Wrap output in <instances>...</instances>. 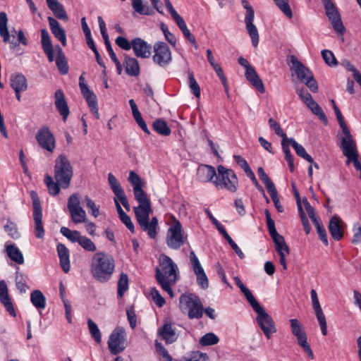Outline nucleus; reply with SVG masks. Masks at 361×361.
I'll list each match as a JSON object with an SVG mask.
<instances>
[{
    "label": "nucleus",
    "instance_id": "nucleus-53",
    "mask_svg": "<svg viewBox=\"0 0 361 361\" xmlns=\"http://www.w3.org/2000/svg\"><path fill=\"white\" fill-rule=\"evenodd\" d=\"M219 339L213 333H208L204 335L200 340V343L202 345L206 346V345H215L219 342Z\"/></svg>",
    "mask_w": 361,
    "mask_h": 361
},
{
    "label": "nucleus",
    "instance_id": "nucleus-29",
    "mask_svg": "<svg viewBox=\"0 0 361 361\" xmlns=\"http://www.w3.org/2000/svg\"><path fill=\"white\" fill-rule=\"evenodd\" d=\"M342 220L337 215L331 217L329 221V230L335 240H340L343 238V231L341 227Z\"/></svg>",
    "mask_w": 361,
    "mask_h": 361
},
{
    "label": "nucleus",
    "instance_id": "nucleus-5",
    "mask_svg": "<svg viewBox=\"0 0 361 361\" xmlns=\"http://www.w3.org/2000/svg\"><path fill=\"white\" fill-rule=\"evenodd\" d=\"M54 179L59 181L63 189L68 188L73 176V167L69 159L63 154H59L54 161Z\"/></svg>",
    "mask_w": 361,
    "mask_h": 361
},
{
    "label": "nucleus",
    "instance_id": "nucleus-7",
    "mask_svg": "<svg viewBox=\"0 0 361 361\" xmlns=\"http://www.w3.org/2000/svg\"><path fill=\"white\" fill-rule=\"evenodd\" d=\"M214 184L218 189H226L231 192H235L238 187V180L233 170L219 165Z\"/></svg>",
    "mask_w": 361,
    "mask_h": 361
},
{
    "label": "nucleus",
    "instance_id": "nucleus-51",
    "mask_svg": "<svg viewBox=\"0 0 361 361\" xmlns=\"http://www.w3.org/2000/svg\"><path fill=\"white\" fill-rule=\"evenodd\" d=\"M78 244L87 252H94L97 250L95 244L92 240L85 235H82L80 238Z\"/></svg>",
    "mask_w": 361,
    "mask_h": 361
},
{
    "label": "nucleus",
    "instance_id": "nucleus-27",
    "mask_svg": "<svg viewBox=\"0 0 361 361\" xmlns=\"http://www.w3.org/2000/svg\"><path fill=\"white\" fill-rule=\"evenodd\" d=\"M48 21L51 33L54 35L55 38L61 42L63 47H66L67 45V39L65 30L53 17H48Z\"/></svg>",
    "mask_w": 361,
    "mask_h": 361
},
{
    "label": "nucleus",
    "instance_id": "nucleus-41",
    "mask_svg": "<svg viewBox=\"0 0 361 361\" xmlns=\"http://www.w3.org/2000/svg\"><path fill=\"white\" fill-rule=\"evenodd\" d=\"M288 142L292 145V147L295 150L296 154L300 157L305 159L308 162L312 164L314 162L313 159L310 155H309L305 149L300 145H299L295 140L293 138H289Z\"/></svg>",
    "mask_w": 361,
    "mask_h": 361
},
{
    "label": "nucleus",
    "instance_id": "nucleus-45",
    "mask_svg": "<svg viewBox=\"0 0 361 361\" xmlns=\"http://www.w3.org/2000/svg\"><path fill=\"white\" fill-rule=\"evenodd\" d=\"M128 290V276L126 274L121 273L118 281V297L121 298Z\"/></svg>",
    "mask_w": 361,
    "mask_h": 361
},
{
    "label": "nucleus",
    "instance_id": "nucleus-55",
    "mask_svg": "<svg viewBox=\"0 0 361 361\" xmlns=\"http://www.w3.org/2000/svg\"><path fill=\"white\" fill-rule=\"evenodd\" d=\"M313 224L316 227L320 240L324 243L325 245H328L329 243L326 232L322 224L321 223L320 219L313 222Z\"/></svg>",
    "mask_w": 361,
    "mask_h": 361
},
{
    "label": "nucleus",
    "instance_id": "nucleus-28",
    "mask_svg": "<svg viewBox=\"0 0 361 361\" xmlns=\"http://www.w3.org/2000/svg\"><path fill=\"white\" fill-rule=\"evenodd\" d=\"M197 176L201 182H212L214 183V180L217 176V173L213 166L200 165L197 169Z\"/></svg>",
    "mask_w": 361,
    "mask_h": 361
},
{
    "label": "nucleus",
    "instance_id": "nucleus-49",
    "mask_svg": "<svg viewBox=\"0 0 361 361\" xmlns=\"http://www.w3.org/2000/svg\"><path fill=\"white\" fill-rule=\"evenodd\" d=\"M321 54L324 62L329 66L334 67L338 65V61L331 51L328 49H324L321 51Z\"/></svg>",
    "mask_w": 361,
    "mask_h": 361
},
{
    "label": "nucleus",
    "instance_id": "nucleus-52",
    "mask_svg": "<svg viewBox=\"0 0 361 361\" xmlns=\"http://www.w3.org/2000/svg\"><path fill=\"white\" fill-rule=\"evenodd\" d=\"M188 85L192 93L197 97L200 98L201 94L200 87L194 78L192 73L188 75Z\"/></svg>",
    "mask_w": 361,
    "mask_h": 361
},
{
    "label": "nucleus",
    "instance_id": "nucleus-24",
    "mask_svg": "<svg viewBox=\"0 0 361 361\" xmlns=\"http://www.w3.org/2000/svg\"><path fill=\"white\" fill-rule=\"evenodd\" d=\"M338 123L343 130V133L344 134V136H342L341 137L340 144V147L342 149L343 152L357 148L356 143L353 140V135H351L345 121H343Z\"/></svg>",
    "mask_w": 361,
    "mask_h": 361
},
{
    "label": "nucleus",
    "instance_id": "nucleus-4",
    "mask_svg": "<svg viewBox=\"0 0 361 361\" xmlns=\"http://www.w3.org/2000/svg\"><path fill=\"white\" fill-rule=\"evenodd\" d=\"M235 281L238 287L245 295L247 302L252 306L255 312L257 314V321L259 326H260V328L262 329L267 338H270L271 324L269 322V315L260 306V305L258 303V302L257 301L254 295L252 294L250 290L244 286V284L242 283V281L238 277L235 278Z\"/></svg>",
    "mask_w": 361,
    "mask_h": 361
},
{
    "label": "nucleus",
    "instance_id": "nucleus-54",
    "mask_svg": "<svg viewBox=\"0 0 361 361\" xmlns=\"http://www.w3.org/2000/svg\"><path fill=\"white\" fill-rule=\"evenodd\" d=\"M302 202L304 204L305 210L309 217L311 219L312 221L314 222L317 221V220H319V217L317 216L314 208L310 204V203L308 202L306 197L303 198Z\"/></svg>",
    "mask_w": 361,
    "mask_h": 361
},
{
    "label": "nucleus",
    "instance_id": "nucleus-32",
    "mask_svg": "<svg viewBox=\"0 0 361 361\" xmlns=\"http://www.w3.org/2000/svg\"><path fill=\"white\" fill-rule=\"evenodd\" d=\"M245 76L249 82L255 87L260 93H264L265 90L262 80L253 67L245 71Z\"/></svg>",
    "mask_w": 361,
    "mask_h": 361
},
{
    "label": "nucleus",
    "instance_id": "nucleus-12",
    "mask_svg": "<svg viewBox=\"0 0 361 361\" xmlns=\"http://www.w3.org/2000/svg\"><path fill=\"white\" fill-rule=\"evenodd\" d=\"M289 322L291 333L296 338L298 345L311 359H313L314 354L307 342V334L302 323L297 319H291Z\"/></svg>",
    "mask_w": 361,
    "mask_h": 361
},
{
    "label": "nucleus",
    "instance_id": "nucleus-64",
    "mask_svg": "<svg viewBox=\"0 0 361 361\" xmlns=\"http://www.w3.org/2000/svg\"><path fill=\"white\" fill-rule=\"evenodd\" d=\"M209 357L206 353L193 352L189 358L185 359V361H208Z\"/></svg>",
    "mask_w": 361,
    "mask_h": 361
},
{
    "label": "nucleus",
    "instance_id": "nucleus-50",
    "mask_svg": "<svg viewBox=\"0 0 361 361\" xmlns=\"http://www.w3.org/2000/svg\"><path fill=\"white\" fill-rule=\"evenodd\" d=\"M88 328L92 337L97 343H100L102 341L101 332L95 322L91 319L87 321Z\"/></svg>",
    "mask_w": 361,
    "mask_h": 361
},
{
    "label": "nucleus",
    "instance_id": "nucleus-33",
    "mask_svg": "<svg viewBox=\"0 0 361 361\" xmlns=\"http://www.w3.org/2000/svg\"><path fill=\"white\" fill-rule=\"evenodd\" d=\"M48 7L59 20H68V16L63 6L57 0H46Z\"/></svg>",
    "mask_w": 361,
    "mask_h": 361
},
{
    "label": "nucleus",
    "instance_id": "nucleus-31",
    "mask_svg": "<svg viewBox=\"0 0 361 361\" xmlns=\"http://www.w3.org/2000/svg\"><path fill=\"white\" fill-rule=\"evenodd\" d=\"M60 259V265L65 273L70 270V255L68 249L62 243H59L56 247Z\"/></svg>",
    "mask_w": 361,
    "mask_h": 361
},
{
    "label": "nucleus",
    "instance_id": "nucleus-17",
    "mask_svg": "<svg viewBox=\"0 0 361 361\" xmlns=\"http://www.w3.org/2000/svg\"><path fill=\"white\" fill-rule=\"evenodd\" d=\"M36 140L39 145L44 149L53 152L56 147V140L47 126L39 129L36 135Z\"/></svg>",
    "mask_w": 361,
    "mask_h": 361
},
{
    "label": "nucleus",
    "instance_id": "nucleus-2",
    "mask_svg": "<svg viewBox=\"0 0 361 361\" xmlns=\"http://www.w3.org/2000/svg\"><path fill=\"white\" fill-rule=\"evenodd\" d=\"M159 267L155 270L156 280L161 288L173 298L174 293L171 286L178 280V267L171 257L164 254L159 255Z\"/></svg>",
    "mask_w": 361,
    "mask_h": 361
},
{
    "label": "nucleus",
    "instance_id": "nucleus-11",
    "mask_svg": "<svg viewBox=\"0 0 361 361\" xmlns=\"http://www.w3.org/2000/svg\"><path fill=\"white\" fill-rule=\"evenodd\" d=\"M80 195L73 193L68 199L67 208L72 221L75 224L86 222L87 214L80 203Z\"/></svg>",
    "mask_w": 361,
    "mask_h": 361
},
{
    "label": "nucleus",
    "instance_id": "nucleus-22",
    "mask_svg": "<svg viewBox=\"0 0 361 361\" xmlns=\"http://www.w3.org/2000/svg\"><path fill=\"white\" fill-rule=\"evenodd\" d=\"M311 298L312 302V307L314 310L316 317L319 322L322 334L323 336H326L327 334V324L326 317L323 312L322 307L320 305L319 298L317 296V293L314 289L311 290Z\"/></svg>",
    "mask_w": 361,
    "mask_h": 361
},
{
    "label": "nucleus",
    "instance_id": "nucleus-37",
    "mask_svg": "<svg viewBox=\"0 0 361 361\" xmlns=\"http://www.w3.org/2000/svg\"><path fill=\"white\" fill-rule=\"evenodd\" d=\"M343 153L348 158L347 164L352 161L355 168L360 171V178L361 179V164L358 160L357 148L343 152Z\"/></svg>",
    "mask_w": 361,
    "mask_h": 361
},
{
    "label": "nucleus",
    "instance_id": "nucleus-18",
    "mask_svg": "<svg viewBox=\"0 0 361 361\" xmlns=\"http://www.w3.org/2000/svg\"><path fill=\"white\" fill-rule=\"evenodd\" d=\"M153 61L160 66H165L171 61V53L168 45L163 42H156L154 45Z\"/></svg>",
    "mask_w": 361,
    "mask_h": 361
},
{
    "label": "nucleus",
    "instance_id": "nucleus-42",
    "mask_svg": "<svg viewBox=\"0 0 361 361\" xmlns=\"http://www.w3.org/2000/svg\"><path fill=\"white\" fill-rule=\"evenodd\" d=\"M153 129L159 134L168 136L171 134V130L167 123L161 119H158L153 123Z\"/></svg>",
    "mask_w": 361,
    "mask_h": 361
},
{
    "label": "nucleus",
    "instance_id": "nucleus-26",
    "mask_svg": "<svg viewBox=\"0 0 361 361\" xmlns=\"http://www.w3.org/2000/svg\"><path fill=\"white\" fill-rule=\"evenodd\" d=\"M54 104L56 109L62 116L63 121H66L69 114V108L65 99V95L61 90H58L54 93Z\"/></svg>",
    "mask_w": 361,
    "mask_h": 361
},
{
    "label": "nucleus",
    "instance_id": "nucleus-14",
    "mask_svg": "<svg viewBox=\"0 0 361 361\" xmlns=\"http://www.w3.org/2000/svg\"><path fill=\"white\" fill-rule=\"evenodd\" d=\"M272 241L274 243V247L276 252L279 255L280 264L283 266V269H287L286 257L290 255V249L286 243L285 238L283 235L278 233L274 221L272 219Z\"/></svg>",
    "mask_w": 361,
    "mask_h": 361
},
{
    "label": "nucleus",
    "instance_id": "nucleus-1",
    "mask_svg": "<svg viewBox=\"0 0 361 361\" xmlns=\"http://www.w3.org/2000/svg\"><path fill=\"white\" fill-rule=\"evenodd\" d=\"M135 200L139 204L133 208L137 221L142 230L147 232L151 238H155L157 234L158 220L153 217L149 221V214L152 209L149 200L142 187L133 190Z\"/></svg>",
    "mask_w": 361,
    "mask_h": 361
},
{
    "label": "nucleus",
    "instance_id": "nucleus-46",
    "mask_svg": "<svg viewBox=\"0 0 361 361\" xmlns=\"http://www.w3.org/2000/svg\"><path fill=\"white\" fill-rule=\"evenodd\" d=\"M279 9L289 19L293 18V12L289 5L288 0H274Z\"/></svg>",
    "mask_w": 361,
    "mask_h": 361
},
{
    "label": "nucleus",
    "instance_id": "nucleus-25",
    "mask_svg": "<svg viewBox=\"0 0 361 361\" xmlns=\"http://www.w3.org/2000/svg\"><path fill=\"white\" fill-rule=\"evenodd\" d=\"M132 49L137 57L147 59L151 55V45L141 38L133 39Z\"/></svg>",
    "mask_w": 361,
    "mask_h": 361
},
{
    "label": "nucleus",
    "instance_id": "nucleus-30",
    "mask_svg": "<svg viewBox=\"0 0 361 361\" xmlns=\"http://www.w3.org/2000/svg\"><path fill=\"white\" fill-rule=\"evenodd\" d=\"M10 85L13 90L25 91L27 89V80L23 73H15L10 77Z\"/></svg>",
    "mask_w": 361,
    "mask_h": 361
},
{
    "label": "nucleus",
    "instance_id": "nucleus-35",
    "mask_svg": "<svg viewBox=\"0 0 361 361\" xmlns=\"http://www.w3.org/2000/svg\"><path fill=\"white\" fill-rule=\"evenodd\" d=\"M6 252L8 256L17 264H23L24 263L23 255L15 245H9L6 243Z\"/></svg>",
    "mask_w": 361,
    "mask_h": 361
},
{
    "label": "nucleus",
    "instance_id": "nucleus-8",
    "mask_svg": "<svg viewBox=\"0 0 361 361\" xmlns=\"http://www.w3.org/2000/svg\"><path fill=\"white\" fill-rule=\"evenodd\" d=\"M290 62L293 65L292 69L298 78L304 82L311 92H317L319 87L312 72L294 56H291Z\"/></svg>",
    "mask_w": 361,
    "mask_h": 361
},
{
    "label": "nucleus",
    "instance_id": "nucleus-61",
    "mask_svg": "<svg viewBox=\"0 0 361 361\" xmlns=\"http://www.w3.org/2000/svg\"><path fill=\"white\" fill-rule=\"evenodd\" d=\"M299 216L304 228V231L307 235L310 233L311 227L306 216V214L302 207L298 208Z\"/></svg>",
    "mask_w": 361,
    "mask_h": 361
},
{
    "label": "nucleus",
    "instance_id": "nucleus-44",
    "mask_svg": "<svg viewBox=\"0 0 361 361\" xmlns=\"http://www.w3.org/2000/svg\"><path fill=\"white\" fill-rule=\"evenodd\" d=\"M60 232L72 243H78L80 238L82 236L81 233L78 231H72L65 226L61 228Z\"/></svg>",
    "mask_w": 361,
    "mask_h": 361
},
{
    "label": "nucleus",
    "instance_id": "nucleus-36",
    "mask_svg": "<svg viewBox=\"0 0 361 361\" xmlns=\"http://www.w3.org/2000/svg\"><path fill=\"white\" fill-rule=\"evenodd\" d=\"M30 301L37 309L43 310L46 307V298L39 290H35L31 293Z\"/></svg>",
    "mask_w": 361,
    "mask_h": 361
},
{
    "label": "nucleus",
    "instance_id": "nucleus-9",
    "mask_svg": "<svg viewBox=\"0 0 361 361\" xmlns=\"http://www.w3.org/2000/svg\"><path fill=\"white\" fill-rule=\"evenodd\" d=\"M187 240L188 235L183 231L180 222L175 219L167 231L166 241L168 247L178 250L187 242Z\"/></svg>",
    "mask_w": 361,
    "mask_h": 361
},
{
    "label": "nucleus",
    "instance_id": "nucleus-62",
    "mask_svg": "<svg viewBox=\"0 0 361 361\" xmlns=\"http://www.w3.org/2000/svg\"><path fill=\"white\" fill-rule=\"evenodd\" d=\"M4 229L13 238H18L20 236L16 226L13 222L8 221L4 226Z\"/></svg>",
    "mask_w": 361,
    "mask_h": 361
},
{
    "label": "nucleus",
    "instance_id": "nucleus-43",
    "mask_svg": "<svg viewBox=\"0 0 361 361\" xmlns=\"http://www.w3.org/2000/svg\"><path fill=\"white\" fill-rule=\"evenodd\" d=\"M133 9L141 15L149 16L154 13L152 9L143 4L142 0H131Z\"/></svg>",
    "mask_w": 361,
    "mask_h": 361
},
{
    "label": "nucleus",
    "instance_id": "nucleus-15",
    "mask_svg": "<svg viewBox=\"0 0 361 361\" xmlns=\"http://www.w3.org/2000/svg\"><path fill=\"white\" fill-rule=\"evenodd\" d=\"M241 2L243 8L246 9V14L245 17L246 30L251 37L252 45L254 47H257L259 42V35L257 29L253 23L255 11L247 0H241Z\"/></svg>",
    "mask_w": 361,
    "mask_h": 361
},
{
    "label": "nucleus",
    "instance_id": "nucleus-40",
    "mask_svg": "<svg viewBox=\"0 0 361 361\" xmlns=\"http://www.w3.org/2000/svg\"><path fill=\"white\" fill-rule=\"evenodd\" d=\"M56 64L62 75H66L68 72V65L62 49L58 47V55L56 59Z\"/></svg>",
    "mask_w": 361,
    "mask_h": 361
},
{
    "label": "nucleus",
    "instance_id": "nucleus-6",
    "mask_svg": "<svg viewBox=\"0 0 361 361\" xmlns=\"http://www.w3.org/2000/svg\"><path fill=\"white\" fill-rule=\"evenodd\" d=\"M179 307L190 319H200L203 314V307L200 298L192 294H182L179 298Z\"/></svg>",
    "mask_w": 361,
    "mask_h": 361
},
{
    "label": "nucleus",
    "instance_id": "nucleus-20",
    "mask_svg": "<svg viewBox=\"0 0 361 361\" xmlns=\"http://www.w3.org/2000/svg\"><path fill=\"white\" fill-rule=\"evenodd\" d=\"M83 80V77L80 76L79 85L81 92L85 98L91 111L94 115L95 118L98 119L99 118V114L98 111L97 96L88 88L87 85L84 82Z\"/></svg>",
    "mask_w": 361,
    "mask_h": 361
},
{
    "label": "nucleus",
    "instance_id": "nucleus-63",
    "mask_svg": "<svg viewBox=\"0 0 361 361\" xmlns=\"http://www.w3.org/2000/svg\"><path fill=\"white\" fill-rule=\"evenodd\" d=\"M155 348L157 353L164 359L165 361H172L171 357L161 343L156 341Z\"/></svg>",
    "mask_w": 361,
    "mask_h": 361
},
{
    "label": "nucleus",
    "instance_id": "nucleus-34",
    "mask_svg": "<svg viewBox=\"0 0 361 361\" xmlns=\"http://www.w3.org/2000/svg\"><path fill=\"white\" fill-rule=\"evenodd\" d=\"M124 66L128 75L137 76L140 74V65L136 59L126 56Z\"/></svg>",
    "mask_w": 361,
    "mask_h": 361
},
{
    "label": "nucleus",
    "instance_id": "nucleus-57",
    "mask_svg": "<svg viewBox=\"0 0 361 361\" xmlns=\"http://www.w3.org/2000/svg\"><path fill=\"white\" fill-rule=\"evenodd\" d=\"M0 301L4 305L9 314L11 316L15 317L16 312L8 294L0 296Z\"/></svg>",
    "mask_w": 361,
    "mask_h": 361
},
{
    "label": "nucleus",
    "instance_id": "nucleus-19",
    "mask_svg": "<svg viewBox=\"0 0 361 361\" xmlns=\"http://www.w3.org/2000/svg\"><path fill=\"white\" fill-rule=\"evenodd\" d=\"M190 260L193 271L197 277V284L203 289L209 286L208 278L194 251L190 252Z\"/></svg>",
    "mask_w": 361,
    "mask_h": 361
},
{
    "label": "nucleus",
    "instance_id": "nucleus-47",
    "mask_svg": "<svg viewBox=\"0 0 361 361\" xmlns=\"http://www.w3.org/2000/svg\"><path fill=\"white\" fill-rule=\"evenodd\" d=\"M243 171H245L246 176L250 178L252 183L256 186V188L262 192V195L264 197L267 204H269V198L266 196L263 188L259 184L250 166H248L247 168L245 169Z\"/></svg>",
    "mask_w": 361,
    "mask_h": 361
},
{
    "label": "nucleus",
    "instance_id": "nucleus-23",
    "mask_svg": "<svg viewBox=\"0 0 361 361\" xmlns=\"http://www.w3.org/2000/svg\"><path fill=\"white\" fill-rule=\"evenodd\" d=\"M157 333L167 344L174 343L178 338L177 330L170 321H166L164 325L159 328Z\"/></svg>",
    "mask_w": 361,
    "mask_h": 361
},
{
    "label": "nucleus",
    "instance_id": "nucleus-60",
    "mask_svg": "<svg viewBox=\"0 0 361 361\" xmlns=\"http://www.w3.org/2000/svg\"><path fill=\"white\" fill-rule=\"evenodd\" d=\"M150 294L152 297V299L154 302L156 303V305L161 307L165 304V300L164 298L160 295L159 290L156 288H152L150 289Z\"/></svg>",
    "mask_w": 361,
    "mask_h": 361
},
{
    "label": "nucleus",
    "instance_id": "nucleus-38",
    "mask_svg": "<svg viewBox=\"0 0 361 361\" xmlns=\"http://www.w3.org/2000/svg\"><path fill=\"white\" fill-rule=\"evenodd\" d=\"M8 18L5 12L0 13V35L5 43L9 42L10 34L8 30Z\"/></svg>",
    "mask_w": 361,
    "mask_h": 361
},
{
    "label": "nucleus",
    "instance_id": "nucleus-48",
    "mask_svg": "<svg viewBox=\"0 0 361 361\" xmlns=\"http://www.w3.org/2000/svg\"><path fill=\"white\" fill-rule=\"evenodd\" d=\"M243 171H245L246 176L250 178L252 183L256 186V188L262 192V195L264 197L267 204H269V198L266 196L263 188L259 184L250 166H248L247 168L245 169Z\"/></svg>",
    "mask_w": 361,
    "mask_h": 361
},
{
    "label": "nucleus",
    "instance_id": "nucleus-13",
    "mask_svg": "<svg viewBox=\"0 0 361 361\" xmlns=\"http://www.w3.org/2000/svg\"><path fill=\"white\" fill-rule=\"evenodd\" d=\"M30 196L32 200L34 233L37 238L42 239L44 236V229L42 225V210L39 200L35 192L32 191Z\"/></svg>",
    "mask_w": 361,
    "mask_h": 361
},
{
    "label": "nucleus",
    "instance_id": "nucleus-56",
    "mask_svg": "<svg viewBox=\"0 0 361 361\" xmlns=\"http://www.w3.org/2000/svg\"><path fill=\"white\" fill-rule=\"evenodd\" d=\"M26 281L27 277L25 276L23 274L17 271L16 275V283L17 288L21 293H25L27 289Z\"/></svg>",
    "mask_w": 361,
    "mask_h": 361
},
{
    "label": "nucleus",
    "instance_id": "nucleus-10",
    "mask_svg": "<svg viewBox=\"0 0 361 361\" xmlns=\"http://www.w3.org/2000/svg\"><path fill=\"white\" fill-rule=\"evenodd\" d=\"M324 9L325 13L329 18L333 29L339 35H343L345 32V27L341 20V16L338 11V8L333 3L331 0H321Z\"/></svg>",
    "mask_w": 361,
    "mask_h": 361
},
{
    "label": "nucleus",
    "instance_id": "nucleus-39",
    "mask_svg": "<svg viewBox=\"0 0 361 361\" xmlns=\"http://www.w3.org/2000/svg\"><path fill=\"white\" fill-rule=\"evenodd\" d=\"M44 181L48 188L49 193L51 195L55 196L59 194L61 190L60 188L61 187L59 181H56V180L54 181L53 178L49 175H46L44 176Z\"/></svg>",
    "mask_w": 361,
    "mask_h": 361
},
{
    "label": "nucleus",
    "instance_id": "nucleus-16",
    "mask_svg": "<svg viewBox=\"0 0 361 361\" xmlns=\"http://www.w3.org/2000/svg\"><path fill=\"white\" fill-rule=\"evenodd\" d=\"M125 338L126 331L123 327L118 326L112 331L108 341V347L111 354L116 355L124 350Z\"/></svg>",
    "mask_w": 361,
    "mask_h": 361
},
{
    "label": "nucleus",
    "instance_id": "nucleus-3",
    "mask_svg": "<svg viewBox=\"0 0 361 361\" xmlns=\"http://www.w3.org/2000/svg\"><path fill=\"white\" fill-rule=\"evenodd\" d=\"M115 269L112 256L104 252L95 253L91 260L90 272L94 279L100 283L107 282Z\"/></svg>",
    "mask_w": 361,
    "mask_h": 361
},
{
    "label": "nucleus",
    "instance_id": "nucleus-21",
    "mask_svg": "<svg viewBox=\"0 0 361 361\" xmlns=\"http://www.w3.org/2000/svg\"><path fill=\"white\" fill-rule=\"evenodd\" d=\"M108 182L116 199L121 202L127 211H130V204L128 203L125 192L118 180L111 173L108 174Z\"/></svg>",
    "mask_w": 361,
    "mask_h": 361
},
{
    "label": "nucleus",
    "instance_id": "nucleus-59",
    "mask_svg": "<svg viewBox=\"0 0 361 361\" xmlns=\"http://www.w3.org/2000/svg\"><path fill=\"white\" fill-rule=\"evenodd\" d=\"M41 43L43 50L53 48L50 36L47 30H41Z\"/></svg>",
    "mask_w": 361,
    "mask_h": 361
},
{
    "label": "nucleus",
    "instance_id": "nucleus-58",
    "mask_svg": "<svg viewBox=\"0 0 361 361\" xmlns=\"http://www.w3.org/2000/svg\"><path fill=\"white\" fill-rule=\"evenodd\" d=\"M126 315L130 327L134 329L137 326V316L133 306H127Z\"/></svg>",
    "mask_w": 361,
    "mask_h": 361
}]
</instances>
